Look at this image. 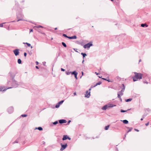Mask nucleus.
<instances>
[{"instance_id":"obj_1","label":"nucleus","mask_w":151,"mask_h":151,"mask_svg":"<svg viewBox=\"0 0 151 151\" xmlns=\"http://www.w3.org/2000/svg\"><path fill=\"white\" fill-rule=\"evenodd\" d=\"M134 73L135 75L133 78L134 81H136L138 79H140L142 78V74L141 73L134 72Z\"/></svg>"},{"instance_id":"obj_2","label":"nucleus","mask_w":151,"mask_h":151,"mask_svg":"<svg viewBox=\"0 0 151 151\" xmlns=\"http://www.w3.org/2000/svg\"><path fill=\"white\" fill-rule=\"evenodd\" d=\"M115 106V105H114L112 104H108L104 106L101 109L102 110H105L109 108L113 107Z\"/></svg>"},{"instance_id":"obj_3","label":"nucleus","mask_w":151,"mask_h":151,"mask_svg":"<svg viewBox=\"0 0 151 151\" xmlns=\"http://www.w3.org/2000/svg\"><path fill=\"white\" fill-rule=\"evenodd\" d=\"M18 85L19 84L18 82L15 80H14V79H13L12 83V87L16 88L18 87Z\"/></svg>"},{"instance_id":"obj_4","label":"nucleus","mask_w":151,"mask_h":151,"mask_svg":"<svg viewBox=\"0 0 151 151\" xmlns=\"http://www.w3.org/2000/svg\"><path fill=\"white\" fill-rule=\"evenodd\" d=\"M93 44L89 42L84 45L83 46V47L84 48H89Z\"/></svg>"},{"instance_id":"obj_5","label":"nucleus","mask_w":151,"mask_h":151,"mask_svg":"<svg viewBox=\"0 0 151 151\" xmlns=\"http://www.w3.org/2000/svg\"><path fill=\"white\" fill-rule=\"evenodd\" d=\"M61 147L60 148V150H64L67 147V143H66L65 145H63L62 143L60 144Z\"/></svg>"},{"instance_id":"obj_6","label":"nucleus","mask_w":151,"mask_h":151,"mask_svg":"<svg viewBox=\"0 0 151 151\" xmlns=\"http://www.w3.org/2000/svg\"><path fill=\"white\" fill-rule=\"evenodd\" d=\"M90 96V91H86V94H85V97L87 98H89Z\"/></svg>"},{"instance_id":"obj_7","label":"nucleus","mask_w":151,"mask_h":151,"mask_svg":"<svg viewBox=\"0 0 151 151\" xmlns=\"http://www.w3.org/2000/svg\"><path fill=\"white\" fill-rule=\"evenodd\" d=\"M13 52L15 55L17 56L19 54V49H16L13 50Z\"/></svg>"},{"instance_id":"obj_8","label":"nucleus","mask_w":151,"mask_h":151,"mask_svg":"<svg viewBox=\"0 0 151 151\" xmlns=\"http://www.w3.org/2000/svg\"><path fill=\"white\" fill-rule=\"evenodd\" d=\"M68 139L69 140H70L71 138L69 137L68 135H64L63 136V137L62 138L63 140H65L67 139Z\"/></svg>"},{"instance_id":"obj_9","label":"nucleus","mask_w":151,"mask_h":151,"mask_svg":"<svg viewBox=\"0 0 151 151\" xmlns=\"http://www.w3.org/2000/svg\"><path fill=\"white\" fill-rule=\"evenodd\" d=\"M14 109L13 107H10L8 109V111L9 114H11L13 112Z\"/></svg>"},{"instance_id":"obj_10","label":"nucleus","mask_w":151,"mask_h":151,"mask_svg":"<svg viewBox=\"0 0 151 151\" xmlns=\"http://www.w3.org/2000/svg\"><path fill=\"white\" fill-rule=\"evenodd\" d=\"M78 74V73L76 72V71H73L72 72V75H74L76 79H78L77 75Z\"/></svg>"},{"instance_id":"obj_11","label":"nucleus","mask_w":151,"mask_h":151,"mask_svg":"<svg viewBox=\"0 0 151 151\" xmlns=\"http://www.w3.org/2000/svg\"><path fill=\"white\" fill-rule=\"evenodd\" d=\"M59 123L60 124L66 123L67 122L66 120L64 119H62L59 120Z\"/></svg>"},{"instance_id":"obj_12","label":"nucleus","mask_w":151,"mask_h":151,"mask_svg":"<svg viewBox=\"0 0 151 151\" xmlns=\"http://www.w3.org/2000/svg\"><path fill=\"white\" fill-rule=\"evenodd\" d=\"M77 38V37L76 35H74L71 37H68V38L70 39H76Z\"/></svg>"},{"instance_id":"obj_13","label":"nucleus","mask_w":151,"mask_h":151,"mask_svg":"<svg viewBox=\"0 0 151 151\" xmlns=\"http://www.w3.org/2000/svg\"><path fill=\"white\" fill-rule=\"evenodd\" d=\"M141 26L142 27H145V26L146 27H148V25H147L146 24H141Z\"/></svg>"},{"instance_id":"obj_14","label":"nucleus","mask_w":151,"mask_h":151,"mask_svg":"<svg viewBox=\"0 0 151 151\" xmlns=\"http://www.w3.org/2000/svg\"><path fill=\"white\" fill-rule=\"evenodd\" d=\"M121 121H122L123 123L125 124H127L128 123V121L127 120H124L123 121L121 120Z\"/></svg>"},{"instance_id":"obj_15","label":"nucleus","mask_w":151,"mask_h":151,"mask_svg":"<svg viewBox=\"0 0 151 151\" xmlns=\"http://www.w3.org/2000/svg\"><path fill=\"white\" fill-rule=\"evenodd\" d=\"M81 55H83V59L86 56H87L86 54L85 53H83V52H82V53H81Z\"/></svg>"},{"instance_id":"obj_16","label":"nucleus","mask_w":151,"mask_h":151,"mask_svg":"<svg viewBox=\"0 0 151 151\" xmlns=\"http://www.w3.org/2000/svg\"><path fill=\"white\" fill-rule=\"evenodd\" d=\"M35 129H38L40 131H42L43 130V129L41 127H39L37 128L36 127Z\"/></svg>"},{"instance_id":"obj_17","label":"nucleus","mask_w":151,"mask_h":151,"mask_svg":"<svg viewBox=\"0 0 151 151\" xmlns=\"http://www.w3.org/2000/svg\"><path fill=\"white\" fill-rule=\"evenodd\" d=\"M124 90L123 89H122L121 91H119L118 92H119V93H121V94H120L121 96H122L123 94V92H124Z\"/></svg>"},{"instance_id":"obj_18","label":"nucleus","mask_w":151,"mask_h":151,"mask_svg":"<svg viewBox=\"0 0 151 151\" xmlns=\"http://www.w3.org/2000/svg\"><path fill=\"white\" fill-rule=\"evenodd\" d=\"M101 81H99L98 83H97L95 85L93 86V87H95V86H97L98 85H100L101 84Z\"/></svg>"},{"instance_id":"obj_19","label":"nucleus","mask_w":151,"mask_h":151,"mask_svg":"<svg viewBox=\"0 0 151 151\" xmlns=\"http://www.w3.org/2000/svg\"><path fill=\"white\" fill-rule=\"evenodd\" d=\"M121 88H122V89H123L124 90H125V86H124V84H122V87H121Z\"/></svg>"},{"instance_id":"obj_20","label":"nucleus","mask_w":151,"mask_h":151,"mask_svg":"<svg viewBox=\"0 0 151 151\" xmlns=\"http://www.w3.org/2000/svg\"><path fill=\"white\" fill-rule=\"evenodd\" d=\"M132 100V99H129L125 100V101L127 102H128L131 101Z\"/></svg>"},{"instance_id":"obj_21","label":"nucleus","mask_w":151,"mask_h":151,"mask_svg":"<svg viewBox=\"0 0 151 151\" xmlns=\"http://www.w3.org/2000/svg\"><path fill=\"white\" fill-rule=\"evenodd\" d=\"M23 44H26L27 45V46L29 47H30L31 45L30 44L28 43L27 42H23Z\"/></svg>"},{"instance_id":"obj_22","label":"nucleus","mask_w":151,"mask_h":151,"mask_svg":"<svg viewBox=\"0 0 151 151\" xmlns=\"http://www.w3.org/2000/svg\"><path fill=\"white\" fill-rule=\"evenodd\" d=\"M17 62L18 64H21L22 63V61L20 59H19L18 60Z\"/></svg>"},{"instance_id":"obj_23","label":"nucleus","mask_w":151,"mask_h":151,"mask_svg":"<svg viewBox=\"0 0 151 151\" xmlns=\"http://www.w3.org/2000/svg\"><path fill=\"white\" fill-rule=\"evenodd\" d=\"M72 72H66L65 73L67 75H69L70 74H72Z\"/></svg>"},{"instance_id":"obj_24","label":"nucleus","mask_w":151,"mask_h":151,"mask_svg":"<svg viewBox=\"0 0 151 151\" xmlns=\"http://www.w3.org/2000/svg\"><path fill=\"white\" fill-rule=\"evenodd\" d=\"M62 44L64 47H67L66 45L65 42H62Z\"/></svg>"},{"instance_id":"obj_25","label":"nucleus","mask_w":151,"mask_h":151,"mask_svg":"<svg viewBox=\"0 0 151 151\" xmlns=\"http://www.w3.org/2000/svg\"><path fill=\"white\" fill-rule=\"evenodd\" d=\"M64 101V100H62V101H59V102H58V103L60 105L61 104H62L63 103Z\"/></svg>"},{"instance_id":"obj_26","label":"nucleus","mask_w":151,"mask_h":151,"mask_svg":"<svg viewBox=\"0 0 151 151\" xmlns=\"http://www.w3.org/2000/svg\"><path fill=\"white\" fill-rule=\"evenodd\" d=\"M117 94H118V96H117L118 97L119 99L121 98V96H121V95L119 93V92H118Z\"/></svg>"},{"instance_id":"obj_27","label":"nucleus","mask_w":151,"mask_h":151,"mask_svg":"<svg viewBox=\"0 0 151 151\" xmlns=\"http://www.w3.org/2000/svg\"><path fill=\"white\" fill-rule=\"evenodd\" d=\"M35 27H36V28H40V27L43 28V27L41 25H38V26H35Z\"/></svg>"},{"instance_id":"obj_28","label":"nucleus","mask_w":151,"mask_h":151,"mask_svg":"<svg viewBox=\"0 0 151 151\" xmlns=\"http://www.w3.org/2000/svg\"><path fill=\"white\" fill-rule=\"evenodd\" d=\"M109 127V125H108L105 127V129L106 130H107L108 129Z\"/></svg>"},{"instance_id":"obj_29","label":"nucleus","mask_w":151,"mask_h":151,"mask_svg":"<svg viewBox=\"0 0 151 151\" xmlns=\"http://www.w3.org/2000/svg\"><path fill=\"white\" fill-rule=\"evenodd\" d=\"M54 125H56L58 123V121H56L52 123Z\"/></svg>"},{"instance_id":"obj_30","label":"nucleus","mask_w":151,"mask_h":151,"mask_svg":"<svg viewBox=\"0 0 151 151\" xmlns=\"http://www.w3.org/2000/svg\"><path fill=\"white\" fill-rule=\"evenodd\" d=\"M60 105L58 103L55 106V108H58L60 106Z\"/></svg>"},{"instance_id":"obj_31","label":"nucleus","mask_w":151,"mask_h":151,"mask_svg":"<svg viewBox=\"0 0 151 151\" xmlns=\"http://www.w3.org/2000/svg\"><path fill=\"white\" fill-rule=\"evenodd\" d=\"M63 36L65 37L68 38V36H67L66 34H63Z\"/></svg>"},{"instance_id":"obj_32","label":"nucleus","mask_w":151,"mask_h":151,"mask_svg":"<svg viewBox=\"0 0 151 151\" xmlns=\"http://www.w3.org/2000/svg\"><path fill=\"white\" fill-rule=\"evenodd\" d=\"M127 111V110H123L121 109L120 111L121 112L123 113V112H126Z\"/></svg>"},{"instance_id":"obj_33","label":"nucleus","mask_w":151,"mask_h":151,"mask_svg":"<svg viewBox=\"0 0 151 151\" xmlns=\"http://www.w3.org/2000/svg\"><path fill=\"white\" fill-rule=\"evenodd\" d=\"M21 116L22 117H26L27 116V114H22L21 115Z\"/></svg>"},{"instance_id":"obj_34","label":"nucleus","mask_w":151,"mask_h":151,"mask_svg":"<svg viewBox=\"0 0 151 151\" xmlns=\"http://www.w3.org/2000/svg\"><path fill=\"white\" fill-rule=\"evenodd\" d=\"M23 20H24L22 19H18L17 20V22H19L20 21H23Z\"/></svg>"},{"instance_id":"obj_35","label":"nucleus","mask_w":151,"mask_h":151,"mask_svg":"<svg viewBox=\"0 0 151 151\" xmlns=\"http://www.w3.org/2000/svg\"><path fill=\"white\" fill-rule=\"evenodd\" d=\"M143 83H146L147 84L148 83V82L147 81H144Z\"/></svg>"},{"instance_id":"obj_36","label":"nucleus","mask_w":151,"mask_h":151,"mask_svg":"<svg viewBox=\"0 0 151 151\" xmlns=\"http://www.w3.org/2000/svg\"><path fill=\"white\" fill-rule=\"evenodd\" d=\"M46 63L45 62H43V65L44 66H45V64H46Z\"/></svg>"},{"instance_id":"obj_37","label":"nucleus","mask_w":151,"mask_h":151,"mask_svg":"<svg viewBox=\"0 0 151 151\" xmlns=\"http://www.w3.org/2000/svg\"><path fill=\"white\" fill-rule=\"evenodd\" d=\"M27 54L26 52H24V55L25 57L26 56Z\"/></svg>"},{"instance_id":"obj_38","label":"nucleus","mask_w":151,"mask_h":151,"mask_svg":"<svg viewBox=\"0 0 151 151\" xmlns=\"http://www.w3.org/2000/svg\"><path fill=\"white\" fill-rule=\"evenodd\" d=\"M132 127L129 128V132L131 131L132 130Z\"/></svg>"},{"instance_id":"obj_39","label":"nucleus","mask_w":151,"mask_h":151,"mask_svg":"<svg viewBox=\"0 0 151 151\" xmlns=\"http://www.w3.org/2000/svg\"><path fill=\"white\" fill-rule=\"evenodd\" d=\"M149 124V122H147V123H146V124H145V125H146V126H148V125Z\"/></svg>"},{"instance_id":"obj_40","label":"nucleus","mask_w":151,"mask_h":151,"mask_svg":"<svg viewBox=\"0 0 151 151\" xmlns=\"http://www.w3.org/2000/svg\"><path fill=\"white\" fill-rule=\"evenodd\" d=\"M61 70L63 71H64L65 70L63 68H61Z\"/></svg>"},{"instance_id":"obj_41","label":"nucleus","mask_w":151,"mask_h":151,"mask_svg":"<svg viewBox=\"0 0 151 151\" xmlns=\"http://www.w3.org/2000/svg\"><path fill=\"white\" fill-rule=\"evenodd\" d=\"M3 26V24H0V27H2Z\"/></svg>"},{"instance_id":"obj_42","label":"nucleus","mask_w":151,"mask_h":151,"mask_svg":"<svg viewBox=\"0 0 151 151\" xmlns=\"http://www.w3.org/2000/svg\"><path fill=\"white\" fill-rule=\"evenodd\" d=\"M18 142L17 140H16V141H15L14 142V143H17Z\"/></svg>"},{"instance_id":"obj_43","label":"nucleus","mask_w":151,"mask_h":151,"mask_svg":"<svg viewBox=\"0 0 151 151\" xmlns=\"http://www.w3.org/2000/svg\"><path fill=\"white\" fill-rule=\"evenodd\" d=\"M95 73L96 74V75H98L99 74V73H97V72H95Z\"/></svg>"},{"instance_id":"obj_44","label":"nucleus","mask_w":151,"mask_h":151,"mask_svg":"<svg viewBox=\"0 0 151 151\" xmlns=\"http://www.w3.org/2000/svg\"><path fill=\"white\" fill-rule=\"evenodd\" d=\"M36 65H38V64H39V63H38V62H37V61H36Z\"/></svg>"},{"instance_id":"obj_45","label":"nucleus","mask_w":151,"mask_h":151,"mask_svg":"<svg viewBox=\"0 0 151 151\" xmlns=\"http://www.w3.org/2000/svg\"><path fill=\"white\" fill-rule=\"evenodd\" d=\"M71 122V121L69 120L68 121V124H69Z\"/></svg>"},{"instance_id":"obj_46","label":"nucleus","mask_w":151,"mask_h":151,"mask_svg":"<svg viewBox=\"0 0 151 151\" xmlns=\"http://www.w3.org/2000/svg\"><path fill=\"white\" fill-rule=\"evenodd\" d=\"M135 130L136 131H137V132H138L139 131V130H138L137 129H135Z\"/></svg>"},{"instance_id":"obj_47","label":"nucleus","mask_w":151,"mask_h":151,"mask_svg":"<svg viewBox=\"0 0 151 151\" xmlns=\"http://www.w3.org/2000/svg\"><path fill=\"white\" fill-rule=\"evenodd\" d=\"M73 94L74 96H76V92H74Z\"/></svg>"},{"instance_id":"obj_48","label":"nucleus","mask_w":151,"mask_h":151,"mask_svg":"<svg viewBox=\"0 0 151 151\" xmlns=\"http://www.w3.org/2000/svg\"><path fill=\"white\" fill-rule=\"evenodd\" d=\"M35 67H36V68L37 69L39 68L37 66H36Z\"/></svg>"},{"instance_id":"obj_49","label":"nucleus","mask_w":151,"mask_h":151,"mask_svg":"<svg viewBox=\"0 0 151 151\" xmlns=\"http://www.w3.org/2000/svg\"><path fill=\"white\" fill-rule=\"evenodd\" d=\"M33 31V29H31L30 30V32H32Z\"/></svg>"},{"instance_id":"obj_50","label":"nucleus","mask_w":151,"mask_h":151,"mask_svg":"<svg viewBox=\"0 0 151 151\" xmlns=\"http://www.w3.org/2000/svg\"><path fill=\"white\" fill-rule=\"evenodd\" d=\"M120 101H122V99H121V98H120V99H119Z\"/></svg>"},{"instance_id":"obj_51","label":"nucleus","mask_w":151,"mask_h":151,"mask_svg":"<svg viewBox=\"0 0 151 151\" xmlns=\"http://www.w3.org/2000/svg\"><path fill=\"white\" fill-rule=\"evenodd\" d=\"M81 73H82V76H83V71H82L81 72Z\"/></svg>"},{"instance_id":"obj_52","label":"nucleus","mask_w":151,"mask_h":151,"mask_svg":"<svg viewBox=\"0 0 151 151\" xmlns=\"http://www.w3.org/2000/svg\"><path fill=\"white\" fill-rule=\"evenodd\" d=\"M104 80H106V78H102Z\"/></svg>"},{"instance_id":"obj_53","label":"nucleus","mask_w":151,"mask_h":151,"mask_svg":"<svg viewBox=\"0 0 151 151\" xmlns=\"http://www.w3.org/2000/svg\"><path fill=\"white\" fill-rule=\"evenodd\" d=\"M126 134L125 135H124L125 137H124V139H125V138L126 137Z\"/></svg>"},{"instance_id":"obj_54","label":"nucleus","mask_w":151,"mask_h":151,"mask_svg":"<svg viewBox=\"0 0 151 151\" xmlns=\"http://www.w3.org/2000/svg\"><path fill=\"white\" fill-rule=\"evenodd\" d=\"M141 61V59H140L139 60V62H140Z\"/></svg>"},{"instance_id":"obj_55","label":"nucleus","mask_w":151,"mask_h":151,"mask_svg":"<svg viewBox=\"0 0 151 151\" xmlns=\"http://www.w3.org/2000/svg\"><path fill=\"white\" fill-rule=\"evenodd\" d=\"M91 88H89V91H90L91 90Z\"/></svg>"},{"instance_id":"obj_56","label":"nucleus","mask_w":151,"mask_h":151,"mask_svg":"<svg viewBox=\"0 0 151 151\" xmlns=\"http://www.w3.org/2000/svg\"><path fill=\"white\" fill-rule=\"evenodd\" d=\"M84 62V60H83L82 61V63H83V62Z\"/></svg>"},{"instance_id":"obj_57","label":"nucleus","mask_w":151,"mask_h":151,"mask_svg":"<svg viewBox=\"0 0 151 151\" xmlns=\"http://www.w3.org/2000/svg\"><path fill=\"white\" fill-rule=\"evenodd\" d=\"M12 87H9L7 88L6 89H9V88H12Z\"/></svg>"},{"instance_id":"obj_58","label":"nucleus","mask_w":151,"mask_h":151,"mask_svg":"<svg viewBox=\"0 0 151 151\" xmlns=\"http://www.w3.org/2000/svg\"><path fill=\"white\" fill-rule=\"evenodd\" d=\"M54 29L55 30H56L57 29V27H56V28H55Z\"/></svg>"},{"instance_id":"obj_59","label":"nucleus","mask_w":151,"mask_h":151,"mask_svg":"<svg viewBox=\"0 0 151 151\" xmlns=\"http://www.w3.org/2000/svg\"><path fill=\"white\" fill-rule=\"evenodd\" d=\"M143 120V118H141V119H140V120H141V121H142V120Z\"/></svg>"},{"instance_id":"obj_60","label":"nucleus","mask_w":151,"mask_h":151,"mask_svg":"<svg viewBox=\"0 0 151 151\" xmlns=\"http://www.w3.org/2000/svg\"><path fill=\"white\" fill-rule=\"evenodd\" d=\"M6 89H4L3 91H6Z\"/></svg>"},{"instance_id":"obj_61","label":"nucleus","mask_w":151,"mask_h":151,"mask_svg":"<svg viewBox=\"0 0 151 151\" xmlns=\"http://www.w3.org/2000/svg\"><path fill=\"white\" fill-rule=\"evenodd\" d=\"M98 77H99V78H101V77H102V76H101H101H98Z\"/></svg>"},{"instance_id":"obj_62","label":"nucleus","mask_w":151,"mask_h":151,"mask_svg":"<svg viewBox=\"0 0 151 151\" xmlns=\"http://www.w3.org/2000/svg\"><path fill=\"white\" fill-rule=\"evenodd\" d=\"M106 81H108L109 82V81H109V80H107V79H106Z\"/></svg>"},{"instance_id":"obj_63","label":"nucleus","mask_w":151,"mask_h":151,"mask_svg":"<svg viewBox=\"0 0 151 151\" xmlns=\"http://www.w3.org/2000/svg\"><path fill=\"white\" fill-rule=\"evenodd\" d=\"M74 50H77V49H74Z\"/></svg>"},{"instance_id":"obj_64","label":"nucleus","mask_w":151,"mask_h":151,"mask_svg":"<svg viewBox=\"0 0 151 151\" xmlns=\"http://www.w3.org/2000/svg\"><path fill=\"white\" fill-rule=\"evenodd\" d=\"M129 132V131H128L127 133H128V132Z\"/></svg>"}]
</instances>
